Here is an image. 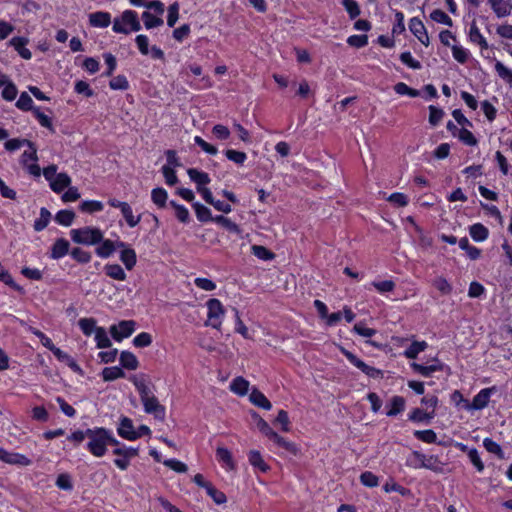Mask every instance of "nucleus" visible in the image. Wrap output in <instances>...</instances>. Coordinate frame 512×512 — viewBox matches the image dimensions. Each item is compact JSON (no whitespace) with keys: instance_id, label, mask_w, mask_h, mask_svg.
<instances>
[{"instance_id":"obj_1","label":"nucleus","mask_w":512,"mask_h":512,"mask_svg":"<svg viewBox=\"0 0 512 512\" xmlns=\"http://www.w3.org/2000/svg\"><path fill=\"white\" fill-rule=\"evenodd\" d=\"M87 450L95 457H103L108 445H119V441L105 428L88 429Z\"/></svg>"},{"instance_id":"obj_2","label":"nucleus","mask_w":512,"mask_h":512,"mask_svg":"<svg viewBox=\"0 0 512 512\" xmlns=\"http://www.w3.org/2000/svg\"><path fill=\"white\" fill-rule=\"evenodd\" d=\"M71 239L74 243L93 246L100 243L104 237V232L93 226H85L70 231Z\"/></svg>"},{"instance_id":"obj_3","label":"nucleus","mask_w":512,"mask_h":512,"mask_svg":"<svg viewBox=\"0 0 512 512\" xmlns=\"http://www.w3.org/2000/svg\"><path fill=\"white\" fill-rule=\"evenodd\" d=\"M141 29V24L138 15L133 10H125L120 17L113 21L112 30L115 33L129 34L137 32Z\"/></svg>"},{"instance_id":"obj_4","label":"nucleus","mask_w":512,"mask_h":512,"mask_svg":"<svg viewBox=\"0 0 512 512\" xmlns=\"http://www.w3.org/2000/svg\"><path fill=\"white\" fill-rule=\"evenodd\" d=\"M207 307V320L206 326H210L216 330H220L226 310L219 299L212 298L206 302Z\"/></svg>"},{"instance_id":"obj_5","label":"nucleus","mask_w":512,"mask_h":512,"mask_svg":"<svg viewBox=\"0 0 512 512\" xmlns=\"http://www.w3.org/2000/svg\"><path fill=\"white\" fill-rule=\"evenodd\" d=\"M116 448L113 450V454L117 456L114 460V464L122 471L128 469L132 458L138 456L139 449L135 447H129L126 445H115Z\"/></svg>"},{"instance_id":"obj_6","label":"nucleus","mask_w":512,"mask_h":512,"mask_svg":"<svg viewBox=\"0 0 512 512\" xmlns=\"http://www.w3.org/2000/svg\"><path fill=\"white\" fill-rule=\"evenodd\" d=\"M496 392V387L481 389L474 397L472 402L466 403L465 409L468 411L482 410L489 404L491 395Z\"/></svg>"},{"instance_id":"obj_7","label":"nucleus","mask_w":512,"mask_h":512,"mask_svg":"<svg viewBox=\"0 0 512 512\" xmlns=\"http://www.w3.org/2000/svg\"><path fill=\"white\" fill-rule=\"evenodd\" d=\"M135 322L133 320H123L118 324L110 327V333L113 339L121 342L123 339L128 338L135 331Z\"/></svg>"},{"instance_id":"obj_8","label":"nucleus","mask_w":512,"mask_h":512,"mask_svg":"<svg viewBox=\"0 0 512 512\" xmlns=\"http://www.w3.org/2000/svg\"><path fill=\"white\" fill-rule=\"evenodd\" d=\"M141 402L146 413L152 414L158 420H164L166 413L165 407L159 403L153 393L141 399Z\"/></svg>"},{"instance_id":"obj_9","label":"nucleus","mask_w":512,"mask_h":512,"mask_svg":"<svg viewBox=\"0 0 512 512\" xmlns=\"http://www.w3.org/2000/svg\"><path fill=\"white\" fill-rule=\"evenodd\" d=\"M344 355L345 357L347 358V360L352 364L354 365L355 367H357L359 370H361L364 374H366L368 377L370 378H374V379H377V378H381L382 377V371L375 368V367H372V366H369L367 365L364 361H362L361 359H359L357 356H355L353 353L349 352V351H344Z\"/></svg>"},{"instance_id":"obj_10","label":"nucleus","mask_w":512,"mask_h":512,"mask_svg":"<svg viewBox=\"0 0 512 512\" xmlns=\"http://www.w3.org/2000/svg\"><path fill=\"white\" fill-rule=\"evenodd\" d=\"M411 368L416 373L420 374L423 377H430L433 373L442 371L444 368V364L441 363L438 359H433L432 362L428 365L419 364L416 362L411 363Z\"/></svg>"},{"instance_id":"obj_11","label":"nucleus","mask_w":512,"mask_h":512,"mask_svg":"<svg viewBox=\"0 0 512 512\" xmlns=\"http://www.w3.org/2000/svg\"><path fill=\"white\" fill-rule=\"evenodd\" d=\"M409 29L411 33L425 46L429 45V36L423 22L414 17L409 22Z\"/></svg>"},{"instance_id":"obj_12","label":"nucleus","mask_w":512,"mask_h":512,"mask_svg":"<svg viewBox=\"0 0 512 512\" xmlns=\"http://www.w3.org/2000/svg\"><path fill=\"white\" fill-rule=\"evenodd\" d=\"M498 18H504L512 12V0H487Z\"/></svg>"},{"instance_id":"obj_13","label":"nucleus","mask_w":512,"mask_h":512,"mask_svg":"<svg viewBox=\"0 0 512 512\" xmlns=\"http://www.w3.org/2000/svg\"><path fill=\"white\" fill-rule=\"evenodd\" d=\"M28 42V38L16 36L9 40L8 45L13 47L21 58L30 60L32 58V53L28 48H26Z\"/></svg>"},{"instance_id":"obj_14","label":"nucleus","mask_w":512,"mask_h":512,"mask_svg":"<svg viewBox=\"0 0 512 512\" xmlns=\"http://www.w3.org/2000/svg\"><path fill=\"white\" fill-rule=\"evenodd\" d=\"M117 432L120 437L126 440H137L136 429L133 426L132 420L127 417L121 419Z\"/></svg>"},{"instance_id":"obj_15","label":"nucleus","mask_w":512,"mask_h":512,"mask_svg":"<svg viewBox=\"0 0 512 512\" xmlns=\"http://www.w3.org/2000/svg\"><path fill=\"white\" fill-rule=\"evenodd\" d=\"M468 38L471 43L478 45L481 50H487L489 48L486 38L482 35L475 22H472L470 25Z\"/></svg>"},{"instance_id":"obj_16","label":"nucleus","mask_w":512,"mask_h":512,"mask_svg":"<svg viewBox=\"0 0 512 512\" xmlns=\"http://www.w3.org/2000/svg\"><path fill=\"white\" fill-rule=\"evenodd\" d=\"M216 458L221 466L227 471L235 469V462L231 452L225 447H218L216 449Z\"/></svg>"},{"instance_id":"obj_17","label":"nucleus","mask_w":512,"mask_h":512,"mask_svg":"<svg viewBox=\"0 0 512 512\" xmlns=\"http://www.w3.org/2000/svg\"><path fill=\"white\" fill-rule=\"evenodd\" d=\"M89 23L92 27L106 28L111 24V15L105 11H97L89 15Z\"/></svg>"},{"instance_id":"obj_18","label":"nucleus","mask_w":512,"mask_h":512,"mask_svg":"<svg viewBox=\"0 0 512 512\" xmlns=\"http://www.w3.org/2000/svg\"><path fill=\"white\" fill-rule=\"evenodd\" d=\"M70 244L64 238L57 239L51 247L50 257L58 260L63 258L69 253Z\"/></svg>"},{"instance_id":"obj_19","label":"nucleus","mask_w":512,"mask_h":512,"mask_svg":"<svg viewBox=\"0 0 512 512\" xmlns=\"http://www.w3.org/2000/svg\"><path fill=\"white\" fill-rule=\"evenodd\" d=\"M423 462V469H428L438 474L444 473L445 464L437 455L423 454Z\"/></svg>"},{"instance_id":"obj_20","label":"nucleus","mask_w":512,"mask_h":512,"mask_svg":"<svg viewBox=\"0 0 512 512\" xmlns=\"http://www.w3.org/2000/svg\"><path fill=\"white\" fill-rule=\"evenodd\" d=\"M406 407V400L402 396H393L387 404L386 415L389 417L397 416L402 413Z\"/></svg>"},{"instance_id":"obj_21","label":"nucleus","mask_w":512,"mask_h":512,"mask_svg":"<svg viewBox=\"0 0 512 512\" xmlns=\"http://www.w3.org/2000/svg\"><path fill=\"white\" fill-rule=\"evenodd\" d=\"M71 184V177L67 173H58L56 178L49 183L50 189L59 194L63 192Z\"/></svg>"},{"instance_id":"obj_22","label":"nucleus","mask_w":512,"mask_h":512,"mask_svg":"<svg viewBox=\"0 0 512 512\" xmlns=\"http://www.w3.org/2000/svg\"><path fill=\"white\" fill-rule=\"evenodd\" d=\"M435 417L434 411H424L420 408H414L408 414V420L414 423H430L431 420Z\"/></svg>"},{"instance_id":"obj_23","label":"nucleus","mask_w":512,"mask_h":512,"mask_svg":"<svg viewBox=\"0 0 512 512\" xmlns=\"http://www.w3.org/2000/svg\"><path fill=\"white\" fill-rule=\"evenodd\" d=\"M187 174L190 180L196 184L197 190L205 187L211 181L209 175L206 172L200 171L195 168L188 169Z\"/></svg>"},{"instance_id":"obj_24","label":"nucleus","mask_w":512,"mask_h":512,"mask_svg":"<svg viewBox=\"0 0 512 512\" xmlns=\"http://www.w3.org/2000/svg\"><path fill=\"white\" fill-rule=\"evenodd\" d=\"M129 380L133 383L136 390L138 391L140 399H143L153 393L150 390L144 375H132L129 377Z\"/></svg>"},{"instance_id":"obj_25","label":"nucleus","mask_w":512,"mask_h":512,"mask_svg":"<svg viewBox=\"0 0 512 512\" xmlns=\"http://www.w3.org/2000/svg\"><path fill=\"white\" fill-rule=\"evenodd\" d=\"M98 246L95 249V253L98 257L102 259H107L110 256H112L115 252V245L114 241L110 239H102L100 243L97 244Z\"/></svg>"},{"instance_id":"obj_26","label":"nucleus","mask_w":512,"mask_h":512,"mask_svg":"<svg viewBox=\"0 0 512 512\" xmlns=\"http://www.w3.org/2000/svg\"><path fill=\"white\" fill-rule=\"evenodd\" d=\"M249 400L252 404L264 410H270L272 408L271 402L261 391L257 390L256 388L252 389L249 395Z\"/></svg>"},{"instance_id":"obj_27","label":"nucleus","mask_w":512,"mask_h":512,"mask_svg":"<svg viewBox=\"0 0 512 512\" xmlns=\"http://www.w3.org/2000/svg\"><path fill=\"white\" fill-rule=\"evenodd\" d=\"M469 234L474 241L483 242L488 238L489 231L483 224L475 223L470 226Z\"/></svg>"},{"instance_id":"obj_28","label":"nucleus","mask_w":512,"mask_h":512,"mask_svg":"<svg viewBox=\"0 0 512 512\" xmlns=\"http://www.w3.org/2000/svg\"><path fill=\"white\" fill-rule=\"evenodd\" d=\"M104 271L108 277L117 281H125L127 278L124 269L119 264H106Z\"/></svg>"},{"instance_id":"obj_29","label":"nucleus","mask_w":512,"mask_h":512,"mask_svg":"<svg viewBox=\"0 0 512 512\" xmlns=\"http://www.w3.org/2000/svg\"><path fill=\"white\" fill-rule=\"evenodd\" d=\"M494 69L498 77L512 88V70L496 59L494 60Z\"/></svg>"},{"instance_id":"obj_30","label":"nucleus","mask_w":512,"mask_h":512,"mask_svg":"<svg viewBox=\"0 0 512 512\" xmlns=\"http://www.w3.org/2000/svg\"><path fill=\"white\" fill-rule=\"evenodd\" d=\"M120 260L127 270H132L137 263V255L133 248L120 251Z\"/></svg>"},{"instance_id":"obj_31","label":"nucleus","mask_w":512,"mask_h":512,"mask_svg":"<svg viewBox=\"0 0 512 512\" xmlns=\"http://www.w3.org/2000/svg\"><path fill=\"white\" fill-rule=\"evenodd\" d=\"M3 462L20 466H28L31 463L30 459L25 455L8 451L5 452Z\"/></svg>"},{"instance_id":"obj_32","label":"nucleus","mask_w":512,"mask_h":512,"mask_svg":"<svg viewBox=\"0 0 512 512\" xmlns=\"http://www.w3.org/2000/svg\"><path fill=\"white\" fill-rule=\"evenodd\" d=\"M127 225L130 228L136 227L141 221V215L135 216L132 207L126 202L120 209Z\"/></svg>"},{"instance_id":"obj_33","label":"nucleus","mask_w":512,"mask_h":512,"mask_svg":"<svg viewBox=\"0 0 512 512\" xmlns=\"http://www.w3.org/2000/svg\"><path fill=\"white\" fill-rule=\"evenodd\" d=\"M249 463L256 469L261 472H267L269 470V466L266 464L262 455L257 450H252L248 454Z\"/></svg>"},{"instance_id":"obj_34","label":"nucleus","mask_w":512,"mask_h":512,"mask_svg":"<svg viewBox=\"0 0 512 512\" xmlns=\"http://www.w3.org/2000/svg\"><path fill=\"white\" fill-rule=\"evenodd\" d=\"M120 364L129 370H136L139 366L137 357L130 351H122L120 354Z\"/></svg>"},{"instance_id":"obj_35","label":"nucleus","mask_w":512,"mask_h":512,"mask_svg":"<svg viewBox=\"0 0 512 512\" xmlns=\"http://www.w3.org/2000/svg\"><path fill=\"white\" fill-rule=\"evenodd\" d=\"M428 344L426 341H413L404 351L403 355L408 359H415L419 353L426 350Z\"/></svg>"},{"instance_id":"obj_36","label":"nucleus","mask_w":512,"mask_h":512,"mask_svg":"<svg viewBox=\"0 0 512 512\" xmlns=\"http://www.w3.org/2000/svg\"><path fill=\"white\" fill-rule=\"evenodd\" d=\"M101 376L105 382L114 381L125 376V372L121 367L112 366L102 370Z\"/></svg>"},{"instance_id":"obj_37","label":"nucleus","mask_w":512,"mask_h":512,"mask_svg":"<svg viewBox=\"0 0 512 512\" xmlns=\"http://www.w3.org/2000/svg\"><path fill=\"white\" fill-rule=\"evenodd\" d=\"M79 328L86 336H91L92 334L97 333V329H99V326H97V322L94 318H81L78 321Z\"/></svg>"},{"instance_id":"obj_38","label":"nucleus","mask_w":512,"mask_h":512,"mask_svg":"<svg viewBox=\"0 0 512 512\" xmlns=\"http://www.w3.org/2000/svg\"><path fill=\"white\" fill-rule=\"evenodd\" d=\"M230 389L233 393L244 396L248 393L249 382L243 377H236L230 383Z\"/></svg>"},{"instance_id":"obj_39","label":"nucleus","mask_w":512,"mask_h":512,"mask_svg":"<svg viewBox=\"0 0 512 512\" xmlns=\"http://www.w3.org/2000/svg\"><path fill=\"white\" fill-rule=\"evenodd\" d=\"M50 220H51V213L49 212V210L47 208L42 207L40 209L39 217L34 221V224H33L34 230L37 232L44 230L50 223Z\"/></svg>"},{"instance_id":"obj_40","label":"nucleus","mask_w":512,"mask_h":512,"mask_svg":"<svg viewBox=\"0 0 512 512\" xmlns=\"http://www.w3.org/2000/svg\"><path fill=\"white\" fill-rule=\"evenodd\" d=\"M104 205L98 200H84L79 205V210L83 213L93 214L102 211Z\"/></svg>"},{"instance_id":"obj_41","label":"nucleus","mask_w":512,"mask_h":512,"mask_svg":"<svg viewBox=\"0 0 512 512\" xmlns=\"http://www.w3.org/2000/svg\"><path fill=\"white\" fill-rule=\"evenodd\" d=\"M0 282H3L7 286L11 287L12 289H14L18 292H23V288L14 281V279L11 276V274L9 273V271L5 268V266L1 262H0Z\"/></svg>"},{"instance_id":"obj_42","label":"nucleus","mask_w":512,"mask_h":512,"mask_svg":"<svg viewBox=\"0 0 512 512\" xmlns=\"http://www.w3.org/2000/svg\"><path fill=\"white\" fill-rule=\"evenodd\" d=\"M192 206L195 210L196 217L200 222L213 221L214 217H212L211 210L208 207L199 202L193 203Z\"/></svg>"},{"instance_id":"obj_43","label":"nucleus","mask_w":512,"mask_h":512,"mask_svg":"<svg viewBox=\"0 0 512 512\" xmlns=\"http://www.w3.org/2000/svg\"><path fill=\"white\" fill-rule=\"evenodd\" d=\"M94 339L96 341V346L99 349L110 348L112 346V342L103 327H99V329H97Z\"/></svg>"},{"instance_id":"obj_44","label":"nucleus","mask_w":512,"mask_h":512,"mask_svg":"<svg viewBox=\"0 0 512 512\" xmlns=\"http://www.w3.org/2000/svg\"><path fill=\"white\" fill-rule=\"evenodd\" d=\"M423 453L413 451L406 458V466L412 469H423Z\"/></svg>"},{"instance_id":"obj_45","label":"nucleus","mask_w":512,"mask_h":512,"mask_svg":"<svg viewBox=\"0 0 512 512\" xmlns=\"http://www.w3.org/2000/svg\"><path fill=\"white\" fill-rule=\"evenodd\" d=\"M75 214L71 210H60L55 215V221L62 226L68 227L73 223Z\"/></svg>"},{"instance_id":"obj_46","label":"nucleus","mask_w":512,"mask_h":512,"mask_svg":"<svg viewBox=\"0 0 512 512\" xmlns=\"http://www.w3.org/2000/svg\"><path fill=\"white\" fill-rule=\"evenodd\" d=\"M168 193L164 188H154L151 192V199L155 205L163 208L166 205Z\"/></svg>"},{"instance_id":"obj_47","label":"nucleus","mask_w":512,"mask_h":512,"mask_svg":"<svg viewBox=\"0 0 512 512\" xmlns=\"http://www.w3.org/2000/svg\"><path fill=\"white\" fill-rule=\"evenodd\" d=\"M456 137L467 146H476L478 141L466 127L460 128Z\"/></svg>"},{"instance_id":"obj_48","label":"nucleus","mask_w":512,"mask_h":512,"mask_svg":"<svg viewBox=\"0 0 512 512\" xmlns=\"http://www.w3.org/2000/svg\"><path fill=\"white\" fill-rule=\"evenodd\" d=\"M2 89V98L6 101H13L16 99L18 94V89L16 85L9 79L6 84H4Z\"/></svg>"},{"instance_id":"obj_49","label":"nucleus","mask_w":512,"mask_h":512,"mask_svg":"<svg viewBox=\"0 0 512 512\" xmlns=\"http://www.w3.org/2000/svg\"><path fill=\"white\" fill-rule=\"evenodd\" d=\"M451 50H452L453 58L457 62H459L461 64H464L465 62H467V60L470 56V52L468 49H466L460 45H452Z\"/></svg>"},{"instance_id":"obj_50","label":"nucleus","mask_w":512,"mask_h":512,"mask_svg":"<svg viewBox=\"0 0 512 512\" xmlns=\"http://www.w3.org/2000/svg\"><path fill=\"white\" fill-rule=\"evenodd\" d=\"M170 205L175 209V216L182 223H187L190 220L189 210L175 201H170Z\"/></svg>"},{"instance_id":"obj_51","label":"nucleus","mask_w":512,"mask_h":512,"mask_svg":"<svg viewBox=\"0 0 512 512\" xmlns=\"http://www.w3.org/2000/svg\"><path fill=\"white\" fill-rule=\"evenodd\" d=\"M71 257L81 264H86L91 261V253L83 250L82 248L76 247L73 248L70 252Z\"/></svg>"},{"instance_id":"obj_52","label":"nucleus","mask_w":512,"mask_h":512,"mask_svg":"<svg viewBox=\"0 0 512 512\" xmlns=\"http://www.w3.org/2000/svg\"><path fill=\"white\" fill-rule=\"evenodd\" d=\"M142 20L146 29H152L163 24L161 17L154 16L148 11L142 13Z\"/></svg>"},{"instance_id":"obj_53","label":"nucleus","mask_w":512,"mask_h":512,"mask_svg":"<svg viewBox=\"0 0 512 512\" xmlns=\"http://www.w3.org/2000/svg\"><path fill=\"white\" fill-rule=\"evenodd\" d=\"M27 146L29 147V149L25 150L21 155V163L23 166L29 163L37 162L38 160L37 149L34 146V144L30 141V145Z\"/></svg>"},{"instance_id":"obj_54","label":"nucleus","mask_w":512,"mask_h":512,"mask_svg":"<svg viewBox=\"0 0 512 512\" xmlns=\"http://www.w3.org/2000/svg\"><path fill=\"white\" fill-rule=\"evenodd\" d=\"M275 444H277L279 447H282L287 452H289L292 455H297L299 452V449L297 445L291 441L286 440L282 436L278 435L277 438L273 441Z\"/></svg>"},{"instance_id":"obj_55","label":"nucleus","mask_w":512,"mask_h":512,"mask_svg":"<svg viewBox=\"0 0 512 512\" xmlns=\"http://www.w3.org/2000/svg\"><path fill=\"white\" fill-rule=\"evenodd\" d=\"M433 286L443 295H448L452 292L451 284L442 276L433 280Z\"/></svg>"},{"instance_id":"obj_56","label":"nucleus","mask_w":512,"mask_h":512,"mask_svg":"<svg viewBox=\"0 0 512 512\" xmlns=\"http://www.w3.org/2000/svg\"><path fill=\"white\" fill-rule=\"evenodd\" d=\"M371 285L380 293L385 294L395 289V282L392 280L373 281Z\"/></svg>"},{"instance_id":"obj_57","label":"nucleus","mask_w":512,"mask_h":512,"mask_svg":"<svg viewBox=\"0 0 512 512\" xmlns=\"http://www.w3.org/2000/svg\"><path fill=\"white\" fill-rule=\"evenodd\" d=\"M430 18L437 23H441L450 27L453 25L452 19L440 9L433 10L430 14Z\"/></svg>"},{"instance_id":"obj_58","label":"nucleus","mask_w":512,"mask_h":512,"mask_svg":"<svg viewBox=\"0 0 512 512\" xmlns=\"http://www.w3.org/2000/svg\"><path fill=\"white\" fill-rule=\"evenodd\" d=\"M414 436L418 439V440H421L425 443H428V444H431V443H435L436 440H437V435L436 433L431 430V429H428V430H417L414 432Z\"/></svg>"},{"instance_id":"obj_59","label":"nucleus","mask_w":512,"mask_h":512,"mask_svg":"<svg viewBox=\"0 0 512 512\" xmlns=\"http://www.w3.org/2000/svg\"><path fill=\"white\" fill-rule=\"evenodd\" d=\"M205 490L217 505L224 504L227 501L226 495L222 491L216 489L212 484H210Z\"/></svg>"},{"instance_id":"obj_60","label":"nucleus","mask_w":512,"mask_h":512,"mask_svg":"<svg viewBox=\"0 0 512 512\" xmlns=\"http://www.w3.org/2000/svg\"><path fill=\"white\" fill-rule=\"evenodd\" d=\"M225 156L227 157L228 160H230L238 165H243L247 159L246 153H244L242 151H237L234 149L226 150Z\"/></svg>"},{"instance_id":"obj_61","label":"nucleus","mask_w":512,"mask_h":512,"mask_svg":"<svg viewBox=\"0 0 512 512\" xmlns=\"http://www.w3.org/2000/svg\"><path fill=\"white\" fill-rule=\"evenodd\" d=\"M16 107L23 111L33 110V100L26 92H22L16 102Z\"/></svg>"},{"instance_id":"obj_62","label":"nucleus","mask_w":512,"mask_h":512,"mask_svg":"<svg viewBox=\"0 0 512 512\" xmlns=\"http://www.w3.org/2000/svg\"><path fill=\"white\" fill-rule=\"evenodd\" d=\"M109 87L112 90H127L129 88V82L124 75H117L110 80Z\"/></svg>"},{"instance_id":"obj_63","label":"nucleus","mask_w":512,"mask_h":512,"mask_svg":"<svg viewBox=\"0 0 512 512\" xmlns=\"http://www.w3.org/2000/svg\"><path fill=\"white\" fill-rule=\"evenodd\" d=\"M360 482L366 487L373 488L378 486L379 479L374 473L365 471L360 475Z\"/></svg>"},{"instance_id":"obj_64","label":"nucleus","mask_w":512,"mask_h":512,"mask_svg":"<svg viewBox=\"0 0 512 512\" xmlns=\"http://www.w3.org/2000/svg\"><path fill=\"white\" fill-rule=\"evenodd\" d=\"M342 4L351 19H355L361 13L360 7L355 0H343Z\"/></svg>"}]
</instances>
